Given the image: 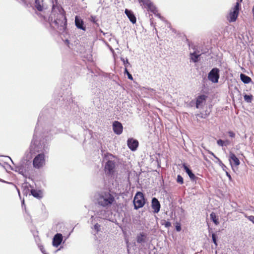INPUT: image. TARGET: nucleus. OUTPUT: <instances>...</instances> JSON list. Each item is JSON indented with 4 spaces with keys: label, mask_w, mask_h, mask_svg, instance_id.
<instances>
[{
    "label": "nucleus",
    "mask_w": 254,
    "mask_h": 254,
    "mask_svg": "<svg viewBox=\"0 0 254 254\" xmlns=\"http://www.w3.org/2000/svg\"><path fill=\"white\" fill-rule=\"evenodd\" d=\"M52 11L54 12L57 9L59 12L57 18L54 20V23L57 28L59 30L64 32L66 29L67 19L65 16V12L63 8L58 4L57 0H52Z\"/></svg>",
    "instance_id": "obj_1"
},
{
    "label": "nucleus",
    "mask_w": 254,
    "mask_h": 254,
    "mask_svg": "<svg viewBox=\"0 0 254 254\" xmlns=\"http://www.w3.org/2000/svg\"><path fill=\"white\" fill-rule=\"evenodd\" d=\"M115 201V198L112 194L108 192H104L100 194L98 202L100 205L107 207L111 205Z\"/></svg>",
    "instance_id": "obj_2"
},
{
    "label": "nucleus",
    "mask_w": 254,
    "mask_h": 254,
    "mask_svg": "<svg viewBox=\"0 0 254 254\" xmlns=\"http://www.w3.org/2000/svg\"><path fill=\"white\" fill-rule=\"evenodd\" d=\"M240 8L241 2H237L235 6L232 9L227 17V19L229 22L236 21L238 16Z\"/></svg>",
    "instance_id": "obj_3"
},
{
    "label": "nucleus",
    "mask_w": 254,
    "mask_h": 254,
    "mask_svg": "<svg viewBox=\"0 0 254 254\" xmlns=\"http://www.w3.org/2000/svg\"><path fill=\"white\" fill-rule=\"evenodd\" d=\"M134 208L137 209L143 207L145 204L143 194L141 192H137L133 199Z\"/></svg>",
    "instance_id": "obj_4"
},
{
    "label": "nucleus",
    "mask_w": 254,
    "mask_h": 254,
    "mask_svg": "<svg viewBox=\"0 0 254 254\" xmlns=\"http://www.w3.org/2000/svg\"><path fill=\"white\" fill-rule=\"evenodd\" d=\"M45 164V157L44 153H40L35 157L33 160V165L35 168L40 169Z\"/></svg>",
    "instance_id": "obj_5"
},
{
    "label": "nucleus",
    "mask_w": 254,
    "mask_h": 254,
    "mask_svg": "<svg viewBox=\"0 0 254 254\" xmlns=\"http://www.w3.org/2000/svg\"><path fill=\"white\" fill-rule=\"evenodd\" d=\"M219 71L217 68H213L208 74V79L213 83H217L219 78Z\"/></svg>",
    "instance_id": "obj_6"
},
{
    "label": "nucleus",
    "mask_w": 254,
    "mask_h": 254,
    "mask_svg": "<svg viewBox=\"0 0 254 254\" xmlns=\"http://www.w3.org/2000/svg\"><path fill=\"white\" fill-rule=\"evenodd\" d=\"M116 167L115 162L114 161H108L105 165V170L107 174H113Z\"/></svg>",
    "instance_id": "obj_7"
},
{
    "label": "nucleus",
    "mask_w": 254,
    "mask_h": 254,
    "mask_svg": "<svg viewBox=\"0 0 254 254\" xmlns=\"http://www.w3.org/2000/svg\"><path fill=\"white\" fill-rule=\"evenodd\" d=\"M31 169L30 163H24L18 167V170L20 174L22 175L27 176L29 174V171Z\"/></svg>",
    "instance_id": "obj_8"
},
{
    "label": "nucleus",
    "mask_w": 254,
    "mask_h": 254,
    "mask_svg": "<svg viewBox=\"0 0 254 254\" xmlns=\"http://www.w3.org/2000/svg\"><path fill=\"white\" fill-rule=\"evenodd\" d=\"M229 160L232 167L234 166L237 167L240 164L239 159L237 157L235 154L232 152H230L229 153Z\"/></svg>",
    "instance_id": "obj_9"
},
{
    "label": "nucleus",
    "mask_w": 254,
    "mask_h": 254,
    "mask_svg": "<svg viewBox=\"0 0 254 254\" xmlns=\"http://www.w3.org/2000/svg\"><path fill=\"white\" fill-rule=\"evenodd\" d=\"M113 129L116 134L119 135L123 132V127L120 122L115 121L113 124Z\"/></svg>",
    "instance_id": "obj_10"
},
{
    "label": "nucleus",
    "mask_w": 254,
    "mask_h": 254,
    "mask_svg": "<svg viewBox=\"0 0 254 254\" xmlns=\"http://www.w3.org/2000/svg\"><path fill=\"white\" fill-rule=\"evenodd\" d=\"M63 238V236L61 234L57 233L56 234L53 239V245L55 247H58L61 244Z\"/></svg>",
    "instance_id": "obj_11"
},
{
    "label": "nucleus",
    "mask_w": 254,
    "mask_h": 254,
    "mask_svg": "<svg viewBox=\"0 0 254 254\" xmlns=\"http://www.w3.org/2000/svg\"><path fill=\"white\" fill-rule=\"evenodd\" d=\"M151 206L154 212L158 213L160 211V204L156 198L154 197L152 199Z\"/></svg>",
    "instance_id": "obj_12"
},
{
    "label": "nucleus",
    "mask_w": 254,
    "mask_h": 254,
    "mask_svg": "<svg viewBox=\"0 0 254 254\" xmlns=\"http://www.w3.org/2000/svg\"><path fill=\"white\" fill-rule=\"evenodd\" d=\"M75 24L78 29L85 31L86 27L84 25V22L83 20L78 16H76L75 17Z\"/></svg>",
    "instance_id": "obj_13"
},
{
    "label": "nucleus",
    "mask_w": 254,
    "mask_h": 254,
    "mask_svg": "<svg viewBox=\"0 0 254 254\" xmlns=\"http://www.w3.org/2000/svg\"><path fill=\"white\" fill-rule=\"evenodd\" d=\"M127 145L129 149L132 151H134L138 146V142L137 140H134L132 138L128 139L127 140Z\"/></svg>",
    "instance_id": "obj_14"
},
{
    "label": "nucleus",
    "mask_w": 254,
    "mask_h": 254,
    "mask_svg": "<svg viewBox=\"0 0 254 254\" xmlns=\"http://www.w3.org/2000/svg\"><path fill=\"white\" fill-rule=\"evenodd\" d=\"M207 96L204 95L198 96L196 100V108H199L202 104L206 101Z\"/></svg>",
    "instance_id": "obj_15"
},
{
    "label": "nucleus",
    "mask_w": 254,
    "mask_h": 254,
    "mask_svg": "<svg viewBox=\"0 0 254 254\" xmlns=\"http://www.w3.org/2000/svg\"><path fill=\"white\" fill-rule=\"evenodd\" d=\"M125 13L129 18V20L133 23H135L136 22V18L133 14V12L130 10L126 9L125 10Z\"/></svg>",
    "instance_id": "obj_16"
},
{
    "label": "nucleus",
    "mask_w": 254,
    "mask_h": 254,
    "mask_svg": "<svg viewBox=\"0 0 254 254\" xmlns=\"http://www.w3.org/2000/svg\"><path fill=\"white\" fill-rule=\"evenodd\" d=\"M147 235L143 233H140L136 237V241L138 243H144L146 241Z\"/></svg>",
    "instance_id": "obj_17"
},
{
    "label": "nucleus",
    "mask_w": 254,
    "mask_h": 254,
    "mask_svg": "<svg viewBox=\"0 0 254 254\" xmlns=\"http://www.w3.org/2000/svg\"><path fill=\"white\" fill-rule=\"evenodd\" d=\"M148 11H150L153 13H156L157 12V10L156 7L154 5L153 3L150 1L145 7Z\"/></svg>",
    "instance_id": "obj_18"
},
{
    "label": "nucleus",
    "mask_w": 254,
    "mask_h": 254,
    "mask_svg": "<svg viewBox=\"0 0 254 254\" xmlns=\"http://www.w3.org/2000/svg\"><path fill=\"white\" fill-rule=\"evenodd\" d=\"M35 7L39 11L43 10V1L40 0H35Z\"/></svg>",
    "instance_id": "obj_19"
},
{
    "label": "nucleus",
    "mask_w": 254,
    "mask_h": 254,
    "mask_svg": "<svg viewBox=\"0 0 254 254\" xmlns=\"http://www.w3.org/2000/svg\"><path fill=\"white\" fill-rule=\"evenodd\" d=\"M184 169H185L186 173L188 174V175L189 176L191 180H194L195 179V178H196V177L194 175V174H193L192 172H191V171L187 166H186L185 165H184Z\"/></svg>",
    "instance_id": "obj_20"
},
{
    "label": "nucleus",
    "mask_w": 254,
    "mask_h": 254,
    "mask_svg": "<svg viewBox=\"0 0 254 254\" xmlns=\"http://www.w3.org/2000/svg\"><path fill=\"white\" fill-rule=\"evenodd\" d=\"M240 78L241 80L244 83H249L252 80L251 78L250 77L243 73H241L240 74Z\"/></svg>",
    "instance_id": "obj_21"
},
{
    "label": "nucleus",
    "mask_w": 254,
    "mask_h": 254,
    "mask_svg": "<svg viewBox=\"0 0 254 254\" xmlns=\"http://www.w3.org/2000/svg\"><path fill=\"white\" fill-rule=\"evenodd\" d=\"M210 216L211 220L214 222V223L215 225H217L219 224V222L218 217L216 215V214L214 212H212L210 214Z\"/></svg>",
    "instance_id": "obj_22"
},
{
    "label": "nucleus",
    "mask_w": 254,
    "mask_h": 254,
    "mask_svg": "<svg viewBox=\"0 0 254 254\" xmlns=\"http://www.w3.org/2000/svg\"><path fill=\"white\" fill-rule=\"evenodd\" d=\"M31 193L33 196L36 198H40L42 197V193L40 190L32 189L31 190Z\"/></svg>",
    "instance_id": "obj_23"
},
{
    "label": "nucleus",
    "mask_w": 254,
    "mask_h": 254,
    "mask_svg": "<svg viewBox=\"0 0 254 254\" xmlns=\"http://www.w3.org/2000/svg\"><path fill=\"white\" fill-rule=\"evenodd\" d=\"M190 55L191 59L193 62L196 63L198 62L200 55H196L195 54V52L193 53H191Z\"/></svg>",
    "instance_id": "obj_24"
},
{
    "label": "nucleus",
    "mask_w": 254,
    "mask_h": 254,
    "mask_svg": "<svg viewBox=\"0 0 254 254\" xmlns=\"http://www.w3.org/2000/svg\"><path fill=\"white\" fill-rule=\"evenodd\" d=\"M245 101L247 103H251L253 98L252 95L245 94L244 96Z\"/></svg>",
    "instance_id": "obj_25"
},
{
    "label": "nucleus",
    "mask_w": 254,
    "mask_h": 254,
    "mask_svg": "<svg viewBox=\"0 0 254 254\" xmlns=\"http://www.w3.org/2000/svg\"><path fill=\"white\" fill-rule=\"evenodd\" d=\"M141 5H143L144 7L151 1L150 0H138Z\"/></svg>",
    "instance_id": "obj_26"
},
{
    "label": "nucleus",
    "mask_w": 254,
    "mask_h": 254,
    "mask_svg": "<svg viewBox=\"0 0 254 254\" xmlns=\"http://www.w3.org/2000/svg\"><path fill=\"white\" fill-rule=\"evenodd\" d=\"M124 73L125 74H127V77L128 78V79H130V80H133V77H132V76L131 75V74L128 72L127 69V67H126L125 68V71H124Z\"/></svg>",
    "instance_id": "obj_27"
},
{
    "label": "nucleus",
    "mask_w": 254,
    "mask_h": 254,
    "mask_svg": "<svg viewBox=\"0 0 254 254\" xmlns=\"http://www.w3.org/2000/svg\"><path fill=\"white\" fill-rule=\"evenodd\" d=\"M177 182L180 184H183L184 183V179L180 175L177 176Z\"/></svg>",
    "instance_id": "obj_28"
},
{
    "label": "nucleus",
    "mask_w": 254,
    "mask_h": 254,
    "mask_svg": "<svg viewBox=\"0 0 254 254\" xmlns=\"http://www.w3.org/2000/svg\"><path fill=\"white\" fill-rule=\"evenodd\" d=\"M162 225H164L166 228H169L171 226V223L169 221H164V223H162Z\"/></svg>",
    "instance_id": "obj_29"
},
{
    "label": "nucleus",
    "mask_w": 254,
    "mask_h": 254,
    "mask_svg": "<svg viewBox=\"0 0 254 254\" xmlns=\"http://www.w3.org/2000/svg\"><path fill=\"white\" fill-rule=\"evenodd\" d=\"M217 144L221 146H224V143H225V142L224 141V140H222V139H219L217 141Z\"/></svg>",
    "instance_id": "obj_30"
},
{
    "label": "nucleus",
    "mask_w": 254,
    "mask_h": 254,
    "mask_svg": "<svg viewBox=\"0 0 254 254\" xmlns=\"http://www.w3.org/2000/svg\"><path fill=\"white\" fill-rule=\"evenodd\" d=\"M122 61L123 62L125 66V67H127V64H129V63H128V60L126 59L125 60L124 59H122Z\"/></svg>",
    "instance_id": "obj_31"
},
{
    "label": "nucleus",
    "mask_w": 254,
    "mask_h": 254,
    "mask_svg": "<svg viewBox=\"0 0 254 254\" xmlns=\"http://www.w3.org/2000/svg\"><path fill=\"white\" fill-rule=\"evenodd\" d=\"M212 238L213 242L215 244L216 246H217V244L216 242V236H215V234H212Z\"/></svg>",
    "instance_id": "obj_32"
},
{
    "label": "nucleus",
    "mask_w": 254,
    "mask_h": 254,
    "mask_svg": "<svg viewBox=\"0 0 254 254\" xmlns=\"http://www.w3.org/2000/svg\"><path fill=\"white\" fill-rule=\"evenodd\" d=\"M94 228L98 232V231H100V225L99 224H98V223H97L94 225Z\"/></svg>",
    "instance_id": "obj_33"
},
{
    "label": "nucleus",
    "mask_w": 254,
    "mask_h": 254,
    "mask_svg": "<svg viewBox=\"0 0 254 254\" xmlns=\"http://www.w3.org/2000/svg\"><path fill=\"white\" fill-rule=\"evenodd\" d=\"M176 229L178 232H180L181 230V227L179 223L177 224V225L176 226Z\"/></svg>",
    "instance_id": "obj_34"
},
{
    "label": "nucleus",
    "mask_w": 254,
    "mask_h": 254,
    "mask_svg": "<svg viewBox=\"0 0 254 254\" xmlns=\"http://www.w3.org/2000/svg\"><path fill=\"white\" fill-rule=\"evenodd\" d=\"M228 134H229V136L231 137H234L235 136V133L232 131H229L228 132Z\"/></svg>",
    "instance_id": "obj_35"
},
{
    "label": "nucleus",
    "mask_w": 254,
    "mask_h": 254,
    "mask_svg": "<svg viewBox=\"0 0 254 254\" xmlns=\"http://www.w3.org/2000/svg\"><path fill=\"white\" fill-rule=\"evenodd\" d=\"M226 176L228 177L229 181H232V177H231L230 174L227 171L226 172Z\"/></svg>",
    "instance_id": "obj_36"
},
{
    "label": "nucleus",
    "mask_w": 254,
    "mask_h": 254,
    "mask_svg": "<svg viewBox=\"0 0 254 254\" xmlns=\"http://www.w3.org/2000/svg\"><path fill=\"white\" fill-rule=\"evenodd\" d=\"M249 219L254 224V216H250Z\"/></svg>",
    "instance_id": "obj_37"
},
{
    "label": "nucleus",
    "mask_w": 254,
    "mask_h": 254,
    "mask_svg": "<svg viewBox=\"0 0 254 254\" xmlns=\"http://www.w3.org/2000/svg\"><path fill=\"white\" fill-rule=\"evenodd\" d=\"M225 142L224 146H227L230 144V142L228 140H224Z\"/></svg>",
    "instance_id": "obj_38"
},
{
    "label": "nucleus",
    "mask_w": 254,
    "mask_h": 254,
    "mask_svg": "<svg viewBox=\"0 0 254 254\" xmlns=\"http://www.w3.org/2000/svg\"><path fill=\"white\" fill-rule=\"evenodd\" d=\"M252 12L253 14V17H254V6H253V8L252 9Z\"/></svg>",
    "instance_id": "obj_39"
},
{
    "label": "nucleus",
    "mask_w": 254,
    "mask_h": 254,
    "mask_svg": "<svg viewBox=\"0 0 254 254\" xmlns=\"http://www.w3.org/2000/svg\"><path fill=\"white\" fill-rule=\"evenodd\" d=\"M243 1V0H237V2H242Z\"/></svg>",
    "instance_id": "obj_40"
}]
</instances>
